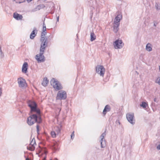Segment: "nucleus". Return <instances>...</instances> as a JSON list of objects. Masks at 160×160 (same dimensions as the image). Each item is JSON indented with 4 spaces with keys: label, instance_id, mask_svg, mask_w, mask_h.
<instances>
[{
    "label": "nucleus",
    "instance_id": "nucleus-1",
    "mask_svg": "<svg viewBox=\"0 0 160 160\" xmlns=\"http://www.w3.org/2000/svg\"><path fill=\"white\" fill-rule=\"evenodd\" d=\"M47 45L48 43L45 41L41 42L39 54L36 56V59L38 63L43 62L45 60V57L43 54L44 52V50L47 47Z\"/></svg>",
    "mask_w": 160,
    "mask_h": 160
},
{
    "label": "nucleus",
    "instance_id": "nucleus-2",
    "mask_svg": "<svg viewBox=\"0 0 160 160\" xmlns=\"http://www.w3.org/2000/svg\"><path fill=\"white\" fill-rule=\"evenodd\" d=\"M30 115L27 120V123L29 125H32L35 122L39 124L42 122V119L40 116H38L36 114H30Z\"/></svg>",
    "mask_w": 160,
    "mask_h": 160
},
{
    "label": "nucleus",
    "instance_id": "nucleus-3",
    "mask_svg": "<svg viewBox=\"0 0 160 160\" xmlns=\"http://www.w3.org/2000/svg\"><path fill=\"white\" fill-rule=\"evenodd\" d=\"M51 84L53 86V87L57 90H61L63 88L61 83L54 78L52 79Z\"/></svg>",
    "mask_w": 160,
    "mask_h": 160
},
{
    "label": "nucleus",
    "instance_id": "nucleus-4",
    "mask_svg": "<svg viewBox=\"0 0 160 160\" xmlns=\"http://www.w3.org/2000/svg\"><path fill=\"white\" fill-rule=\"evenodd\" d=\"M67 98V93L63 90L58 91L57 93L56 98L58 100H65Z\"/></svg>",
    "mask_w": 160,
    "mask_h": 160
},
{
    "label": "nucleus",
    "instance_id": "nucleus-5",
    "mask_svg": "<svg viewBox=\"0 0 160 160\" xmlns=\"http://www.w3.org/2000/svg\"><path fill=\"white\" fill-rule=\"evenodd\" d=\"M105 71V68L102 65H97L96 67V72L101 76H104Z\"/></svg>",
    "mask_w": 160,
    "mask_h": 160
},
{
    "label": "nucleus",
    "instance_id": "nucleus-6",
    "mask_svg": "<svg viewBox=\"0 0 160 160\" xmlns=\"http://www.w3.org/2000/svg\"><path fill=\"white\" fill-rule=\"evenodd\" d=\"M124 45V43L121 40H116L113 43V45L115 49L121 48Z\"/></svg>",
    "mask_w": 160,
    "mask_h": 160
},
{
    "label": "nucleus",
    "instance_id": "nucleus-7",
    "mask_svg": "<svg viewBox=\"0 0 160 160\" xmlns=\"http://www.w3.org/2000/svg\"><path fill=\"white\" fill-rule=\"evenodd\" d=\"M127 118L130 123L133 125L135 123V120L134 119V114L133 113H128L126 115Z\"/></svg>",
    "mask_w": 160,
    "mask_h": 160
},
{
    "label": "nucleus",
    "instance_id": "nucleus-8",
    "mask_svg": "<svg viewBox=\"0 0 160 160\" xmlns=\"http://www.w3.org/2000/svg\"><path fill=\"white\" fill-rule=\"evenodd\" d=\"M105 132L106 131H105L100 136L101 139L100 140V142L101 144V147L102 148H104L106 146V142L104 138V137L106 135Z\"/></svg>",
    "mask_w": 160,
    "mask_h": 160
},
{
    "label": "nucleus",
    "instance_id": "nucleus-9",
    "mask_svg": "<svg viewBox=\"0 0 160 160\" xmlns=\"http://www.w3.org/2000/svg\"><path fill=\"white\" fill-rule=\"evenodd\" d=\"M18 82L19 86L21 88H25L27 86V83L25 80L22 78H20L18 79Z\"/></svg>",
    "mask_w": 160,
    "mask_h": 160
},
{
    "label": "nucleus",
    "instance_id": "nucleus-10",
    "mask_svg": "<svg viewBox=\"0 0 160 160\" xmlns=\"http://www.w3.org/2000/svg\"><path fill=\"white\" fill-rule=\"evenodd\" d=\"M33 112H36L37 113V115L38 116H40L41 112L40 109L37 108V105L36 106H34V107L30 109V112L29 114H31Z\"/></svg>",
    "mask_w": 160,
    "mask_h": 160
},
{
    "label": "nucleus",
    "instance_id": "nucleus-11",
    "mask_svg": "<svg viewBox=\"0 0 160 160\" xmlns=\"http://www.w3.org/2000/svg\"><path fill=\"white\" fill-rule=\"evenodd\" d=\"M28 65V63L27 62H24L23 64L22 69V71L23 73H26L27 72Z\"/></svg>",
    "mask_w": 160,
    "mask_h": 160
},
{
    "label": "nucleus",
    "instance_id": "nucleus-12",
    "mask_svg": "<svg viewBox=\"0 0 160 160\" xmlns=\"http://www.w3.org/2000/svg\"><path fill=\"white\" fill-rule=\"evenodd\" d=\"M38 30L35 27L33 28V30L31 32L30 36V38L31 39H33L37 35V33Z\"/></svg>",
    "mask_w": 160,
    "mask_h": 160
},
{
    "label": "nucleus",
    "instance_id": "nucleus-13",
    "mask_svg": "<svg viewBox=\"0 0 160 160\" xmlns=\"http://www.w3.org/2000/svg\"><path fill=\"white\" fill-rule=\"evenodd\" d=\"M119 25L120 23L118 22L113 23V31L115 33H117L118 31Z\"/></svg>",
    "mask_w": 160,
    "mask_h": 160
},
{
    "label": "nucleus",
    "instance_id": "nucleus-14",
    "mask_svg": "<svg viewBox=\"0 0 160 160\" xmlns=\"http://www.w3.org/2000/svg\"><path fill=\"white\" fill-rule=\"evenodd\" d=\"M27 104L28 106L30 108V109L34 107V106H36V105H37L35 102L30 100L28 101Z\"/></svg>",
    "mask_w": 160,
    "mask_h": 160
},
{
    "label": "nucleus",
    "instance_id": "nucleus-15",
    "mask_svg": "<svg viewBox=\"0 0 160 160\" xmlns=\"http://www.w3.org/2000/svg\"><path fill=\"white\" fill-rule=\"evenodd\" d=\"M118 14L115 18L114 22H118V23H120V21L122 18V15L119 14V12H118Z\"/></svg>",
    "mask_w": 160,
    "mask_h": 160
},
{
    "label": "nucleus",
    "instance_id": "nucleus-16",
    "mask_svg": "<svg viewBox=\"0 0 160 160\" xmlns=\"http://www.w3.org/2000/svg\"><path fill=\"white\" fill-rule=\"evenodd\" d=\"M13 18L17 20H22L23 17L22 15L19 14L17 13H14L13 14Z\"/></svg>",
    "mask_w": 160,
    "mask_h": 160
},
{
    "label": "nucleus",
    "instance_id": "nucleus-17",
    "mask_svg": "<svg viewBox=\"0 0 160 160\" xmlns=\"http://www.w3.org/2000/svg\"><path fill=\"white\" fill-rule=\"evenodd\" d=\"M111 108L109 105H106L104 107L103 111V114L105 115L107 112H109L110 111Z\"/></svg>",
    "mask_w": 160,
    "mask_h": 160
},
{
    "label": "nucleus",
    "instance_id": "nucleus-18",
    "mask_svg": "<svg viewBox=\"0 0 160 160\" xmlns=\"http://www.w3.org/2000/svg\"><path fill=\"white\" fill-rule=\"evenodd\" d=\"M45 7V6L43 4H40L38 5L34 9L32 10V12H34L37 10H40L41 8H43Z\"/></svg>",
    "mask_w": 160,
    "mask_h": 160
},
{
    "label": "nucleus",
    "instance_id": "nucleus-19",
    "mask_svg": "<svg viewBox=\"0 0 160 160\" xmlns=\"http://www.w3.org/2000/svg\"><path fill=\"white\" fill-rule=\"evenodd\" d=\"M48 82L49 81L48 80L47 78L46 77L44 78L42 83V84L43 86L45 87L48 84Z\"/></svg>",
    "mask_w": 160,
    "mask_h": 160
},
{
    "label": "nucleus",
    "instance_id": "nucleus-20",
    "mask_svg": "<svg viewBox=\"0 0 160 160\" xmlns=\"http://www.w3.org/2000/svg\"><path fill=\"white\" fill-rule=\"evenodd\" d=\"M96 39V36L93 32H91L90 33V40L92 42Z\"/></svg>",
    "mask_w": 160,
    "mask_h": 160
},
{
    "label": "nucleus",
    "instance_id": "nucleus-21",
    "mask_svg": "<svg viewBox=\"0 0 160 160\" xmlns=\"http://www.w3.org/2000/svg\"><path fill=\"white\" fill-rule=\"evenodd\" d=\"M151 44L149 43H148L146 47V49L148 51L150 52L152 50V48L151 47Z\"/></svg>",
    "mask_w": 160,
    "mask_h": 160
},
{
    "label": "nucleus",
    "instance_id": "nucleus-22",
    "mask_svg": "<svg viewBox=\"0 0 160 160\" xmlns=\"http://www.w3.org/2000/svg\"><path fill=\"white\" fill-rule=\"evenodd\" d=\"M27 148L28 150L30 151H32L34 150L35 149V147L33 146H32L29 145L27 146Z\"/></svg>",
    "mask_w": 160,
    "mask_h": 160
},
{
    "label": "nucleus",
    "instance_id": "nucleus-23",
    "mask_svg": "<svg viewBox=\"0 0 160 160\" xmlns=\"http://www.w3.org/2000/svg\"><path fill=\"white\" fill-rule=\"evenodd\" d=\"M140 105V106L142 107L143 108H146L147 106H148V104L146 102H142V103Z\"/></svg>",
    "mask_w": 160,
    "mask_h": 160
},
{
    "label": "nucleus",
    "instance_id": "nucleus-24",
    "mask_svg": "<svg viewBox=\"0 0 160 160\" xmlns=\"http://www.w3.org/2000/svg\"><path fill=\"white\" fill-rule=\"evenodd\" d=\"M30 145H31L32 146H35V145H36V143L35 140L34 138H33L31 141L30 142Z\"/></svg>",
    "mask_w": 160,
    "mask_h": 160
},
{
    "label": "nucleus",
    "instance_id": "nucleus-25",
    "mask_svg": "<svg viewBox=\"0 0 160 160\" xmlns=\"http://www.w3.org/2000/svg\"><path fill=\"white\" fill-rule=\"evenodd\" d=\"M51 134L52 136V137L53 138H55L56 137V135H57L56 132H55L54 131H52L51 132Z\"/></svg>",
    "mask_w": 160,
    "mask_h": 160
},
{
    "label": "nucleus",
    "instance_id": "nucleus-26",
    "mask_svg": "<svg viewBox=\"0 0 160 160\" xmlns=\"http://www.w3.org/2000/svg\"><path fill=\"white\" fill-rule=\"evenodd\" d=\"M55 130L56 132L57 135H58L59 133H60L61 129L59 127H58Z\"/></svg>",
    "mask_w": 160,
    "mask_h": 160
},
{
    "label": "nucleus",
    "instance_id": "nucleus-27",
    "mask_svg": "<svg viewBox=\"0 0 160 160\" xmlns=\"http://www.w3.org/2000/svg\"><path fill=\"white\" fill-rule=\"evenodd\" d=\"M45 20V19H44V20L43 21V28L42 30H43V32H44L45 31H46V26L44 22Z\"/></svg>",
    "mask_w": 160,
    "mask_h": 160
},
{
    "label": "nucleus",
    "instance_id": "nucleus-28",
    "mask_svg": "<svg viewBox=\"0 0 160 160\" xmlns=\"http://www.w3.org/2000/svg\"><path fill=\"white\" fill-rule=\"evenodd\" d=\"M58 146V144L57 142L53 144V148L56 151L58 149L57 147Z\"/></svg>",
    "mask_w": 160,
    "mask_h": 160
},
{
    "label": "nucleus",
    "instance_id": "nucleus-29",
    "mask_svg": "<svg viewBox=\"0 0 160 160\" xmlns=\"http://www.w3.org/2000/svg\"><path fill=\"white\" fill-rule=\"evenodd\" d=\"M155 7L157 10H159L160 9V6H159L158 4L156 2L155 3Z\"/></svg>",
    "mask_w": 160,
    "mask_h": 160
},
{
    "label": "nucleus",
    "instance_id": "nucleus-30",
    "mask_svg": "<svg viewBox=\"0 0 160 160\" xmlns=\"http://www.w3.org/2000/svg\"><path fill=\"white\" fill-rule=\"evenodd\" d=\"M0 54H1V58H3L4 57V55L3 53L2 52V51L1 47H0Z\"/></svg>",
    "mask_w": 160,
    "mask_h": 160
},
{
    "label": "nucleus",
    "instance_id": "nucleus-31",
    "mask_svg": "<svg viewBox=\"0 0 160 160\" xmlns=\"http://www.w3.org/2000/svg\"><path fill=\"white\" fill-rule=\"evenodd\" d=\"M36 128H37V133L39 135V125L37 124V125Z\"/></svg>",
    "mask_w": 160,
    "mask_h": 160
},
{
    "label": "nucleus",
    "instance_id": "nucleus-32",
    "mask_svg": "<svg viewBox=\"0 0 160 160\" xmlns=\"http://www.w3.org/2000/svg\"><path fill=\"white\" fill-rule=\"evenodd\" d=\"M156 83H158L159 85H160V77L158 78L156 81Z\"/></svg>",
    "mask_w": 160,
    "mask_h": 160
},
{
    "label": "nucleus",
    "instance_id": "nucleus-33",
    "mask_svg": "<svg viewBox=\"0 0 160 160\" xmlns=\"http://www.w3.org/2000/svg\"><path fill=\"white\" fill-rule=\"evenodd\" d=\"M45 37L44 36H41V38L40 39L41 42H44V40H45Z\"/></svg>",
    "mask_w": 160,
    "mask_h": 160
},
{
    "label": "nucleus",
    "instance_id": "nucleus-34",
    "mask_svg": "<svg viewBox=\"0 0 160 160\" xmlns=\"http://www.w3.org/2000/svg\"><path fill=\"white\" fill-rule=\"evenodd\" d=\"M46 31H45L44 32H43V30H42L41 33V35L42 36H45V35L46 34Z\"/></svg>",
    "mask_w": 160,
    "mask_h": 160
},
{
    "label": "nucleus",
    "instance_id": "nucleus-35",
    "mask_svg": "<svg viewBox=\"0 0 160 160\" xmlns=\"http://www.w3.org/2000/svg\"><path fill=\"white\" fill-rule=\"evenodd\" d=\"M74 131H73L71 135V139H73L74 137Z\"/></svg>",
    "mask_w": 160,
    "mask_h": 160
},
{
    "label": "nucleus",
    "instance_id": "nucleus-36",
    "mask_svg": "<svg viewBox=\"0 0 160 160\" xmlns=\"http://www.w3.org/2000/svg\"><path fill=\"white\" fill-rule=\"evenodd\" d=\"M116 123L117 125H120V122L119 120H117L116 121Z\"/></svg>",
    "mask_w": 160,
    "mask_h": 160
},
{
    "label": "nucleus",
    "instance_id": "nucleus-37",
    "mask_svg": "<svg viewBox=\"0 0 160 160\" xmlns=\"http://www.w3.org/2000/svg\"><path fill=\"white\" fill-rule=\"evenodd\" d=\"M109 74H108L107 76V77L106 79H105V80H109Z\"/></svg>",
    "mask_w": 160,
    "mask_h": 160
},
{
    "label": "nucleus",
    "instance_id": "nucleus-38",
    "mask_svg": "<svg viewBox=\"0 0 160 160\" xmlns=\"http://www.w3.org/2000/svg\"><path fill=\"white\" fill-rule=\"evenodd\" d=\"M153 22H154V25H153L155 27H156L157 25L158 24V22H157L156 21H154Z\"/></svg>",
    "mask_w": 160,
    "mask_h": 160
},
{
    "label": "nucleus",
    "instance_id": "nucleus-39",
    "mask_svg": "<svg viewBox=\"0 0 160 160\" xmlns=\"http://www.w3.org/2000/svg\"><path fill=\"white\" fill-rule=\"evenodd\" d=\"M154 102H158V101L157 100V98H155L154 99Z\"/></svg>",
    "mask_w": 160,
    "mask_h": 160
},
{
    "label": "nucleus",
    "instance_id": "nucleus-40",
    "mask_svg": "<svg viewBox=\"0 0 160 160\" xmlns=\"http://www.w3.org/2000/svg\"><path fill=\"white\" fill-rule=\"evenodd\" d=\"M45 40L44 41H45V42H46L48 43V39L47 38H45Z\"/></svg>",
    "mask_w": 160,
    "mask_h": 160
},
{
    "label": "nucleus",
    "instance_id": "nucleus-41",
    "mask_svg": "<svg viewBox=\"0 0 160 160\" xmlns=\"http://www.w3.org/2000/svg\"><path fill=\"white\" fill-rule=\"evenodd\" d=\"M157 148L158 150H160V144L157 146Z\"/></svg>",
    "mask_w": 160,
    "mask_h": 160
},
{
    "label": "nucleus",
    "instance_id": "nucleus-42",
    "mask_svg": "<svg viewBox=\"0 0 160 160\" xmlns=\"http://www.w3.org/2000/svg\"><path fill=\"white\" fill-rule=\"evenodd\" d=\"M25 0H21V1H20L19 3H21L23 2H25Z\"/></svg>",
    "mask_w": 160,
    "mask_h": 160
},
{
    "label": "nucleus",
    "instance_id": "nucleus-43",
    "mask_svg": "<svg viewBox=\"0 0 160 160\" xmlns=\"http://www.w3.org/2000/svg\"><path fill=\"white\" fill-rule=\"evenodd\" d=\"M59 17L58 16L57 17V22H58L59 21Z\"/></svg>",
    "mask_w": 160,
    "mask_h": 160
},
{
    "label": "nucleus",
    "instance_id": "nucleus-44",
    "mask_svg": "<svg viewBox=\"0 0 160 160\" xmlns=\"http://www.w3.org/2000/svg\"><path fill=\"white\" fill-rule=\"evenodd\" d=\"M2 93L1 88H0V96L1 95Z\"/></svg>",
    "mask_w": 160,
    "mask_h": 160
},
{
    "label": "nucleus",
    "instance_id": "nucleus-45",
    "mask_svg": "<svg viewBox=\"0 0 160 160\" xmlns=\"http://www.w3.org/2000/svg\"><path fill=\"white\" fill-rule=\"evenodd\" d=\"M26 1H27L28 2H31L32 0H25Z\"/></svg>",
    "mask_w": 160,
    "mask_h": 160
},
{
    "label": "nucleus",
    "instance_id": "nucleus-46",
    "mask_svg": "<svg viewBox=\"0 0 160 160\" xmlns=\"http://www.w3.org/2000/svg\"><path fill=\"white\" fill-rule=\"evenodd\" d=\"M152 106H155V103H153V102H152Z\"/></svg>",
    "mask_w": 160,
    "mask_h": 160
},
{
    "label": "nucleus",
    "instance_id": "nucleus-47",
    "mask_svg": "<svg viewBox=\"0 0 160 160\" xmlns=\"http://www.w3.org/2000/svg\"><path fill=\"white\" fill-rule=\"evenodd\" d=\"M25 160H30V159L28 158H26Z\"/></svg>",
    "mask_w": 160,
    "mask_h": 160
},
{
    "label": "nucleus",
    "instance_id": "nucleus-48",
    "mask_svg": "<svg viewBox=\"0 0 160 160\" xmlns=\"http://www.w3.org/2000/svg\"><path fill=\"white\" fill-rule=\"evenodd\" d=\"M39 148H40V149L41 150H42L43 148H42L40 146H39Z\"/></svg>",
    "mask_w": 160,
    "mask_h": 160
},
{
    "label": "nucleus",
    "instance_id": "nucleus-49",
    "mask_svg": "<svg viewBox=\"0 0 160 160\" xmlns=\"http://www.w3.org/2000/svg\"><path fill=\"white\" fill-rule=\"evenodd\" d=\"M43 160H46V156H45L43 158Z\"/></svg>",
    "mask_w": 160,
    "mask_h": 160
},
{
    "label": "nucleus",
    "instance_id": "nucleus-50",
    "mask_svg": "<svg viewBox=\"0 0 160 160\" xmlns=\"http://www.w3.org/2000/svg\"><path fill=\"white\" fill-rule=\"evenodd\" d=\"M159 71H160V66H159Z\"/></svg>",
    "mask_w": 160,
    "mask_h": 160
},
{
    "label": "nucleus",
    "instance_id": "nucleus-51",
    "mask_svg": "<svg viewBox=\"0 0 160 160\" xmlns=\"http://www.w3.org/2000/svg\"><path fill=\"white\" fill-rule=\"evenodd\" d=\"M43 145H45V144L44 143H43Z\"/></svg>",
    "mask_w": 160,
    "mask_h": 160
}]
</instances>
